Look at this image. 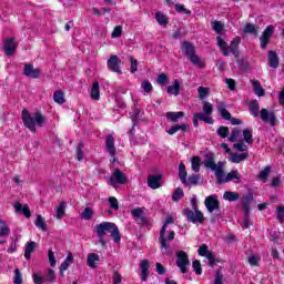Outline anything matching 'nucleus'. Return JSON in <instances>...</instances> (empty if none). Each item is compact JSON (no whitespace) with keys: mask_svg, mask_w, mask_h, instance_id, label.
I'll return each mask as SVG.
<instances>
[{"mask_svg":"<svg viewBox=\"0 0 284 284\" xmlns=\"http://www.w3.org/2000/svg\"><path fill=\"white\" fill-rule=\"evenodd\" d=\"M174 223V216L168 215L165 222L160 231V248L162 254L170 255V243L169 241H174V231H169L165 234L168 225Z\"/></svg>","mask_w":284,"mask_h":284,"instance_id":"f257e3e1","label":"nucleus"},{"mask_svg":"<svg viewBox=\"0 0 284 284\" xmlns=\"http://www.w3.org/2000/svg\"><path fill=\"white\" fill-rule=\"evenodd\" d=\"M22 122L26 125V128H28V130H30L31 132H37V126L39 125V128H43V125L45 124V116H43V114H41V112H36L33 114V116L30 114L29 110H23L22 111Z\"/></svg>","mask_w":284,"mask_h":284,"instance_id":"f03ea898","label":"nucleus"},{"mask_svg":"<svg viewBox=\"0 0 284 284\" xmlns=\"http://www.w3.org/2000/svg\"><path fill=\"white\" fill-rule=\"evenodd\" d=\"M181 50H182V54H184V57H186V59L191 61V63H193L195 68H200V69L205 68V61L196 54V49L194 48V44L192 42L190 41L181 42Z\"/></svg>","mask_w":284,"mask_h":284,"instance_id":"7ed1b4c3","label":"nucleus"},{"mask_svg":"<svg viewBox=\"0 0 284 284\" xmlns=\"http://www.w3.org/2000/svg\"><path fill=\"white\" fill-rule=\"evenodd\" d=\"M217 45L220 50H222L224 57H230V54H233V57H239V45H241V37L234 38L230 45H227V42L221 37H217Z\"/></svg>","mask_w":284,"mask_h":284,"instance_id":"20e7f679","label":"nucleus"},{"mask_svg":"<svg viewBox=\"0 0 284 284\" xmlns=\"http://www.w3.org/2000/svg\"><path fill=\"white\" fill-rule=\"evenodd\" d=\"M217 183H230L231 181H241V173L239 171L233 170L230 173L225 174L223 169L217 171V175L215 178Z\"/></svg>","mask_w":284,"mask_h":284,"instance_id":"39448f33","label":"nucleus"},{"mask_svg":"<svg viewBox=\"0 0 284 284\" xmlns=\"http://www.w3.org/2000/svg\"><path fill=\"white\" fill-rule=\"evenodd\" d=\"M204 168H206V170H211L212 172H215V178L217 176V172L221 170H223L225 168V163L223 162H219L216 164V162L214 161V153H209L205 155L204 159Z\"/></svg>","mask_w":284,"mask_h":284,"instance_id":"423d86ee","label":"nucleus"},{"mask_svg":"<svg viewBox=\"0 0 284 284\" xmlns=\"http://www.w3.org/2000/svg\"><path fill=\"white\" fill-rule=\"evenodd\" d=\"M197 254L207 260L210 267H214V263H216V253L210 251V246L202 244L197 248Z\"/></svg>","mask_w":284,"mask_h":284,"instance_id":"0eeeda50","label":"nucleus"},{"mask_svg":"<svg viewBox=\"0 0 284 284\" xmlns=\"http://www.w3.org/2000/svg\"><path fill=\"white\" fill-rule=\"evenodd\" d=\"M176 265L182 274H187V265H190V257L185 251L176 252Z\"/></svg>","mask_w":284,"mask_h":284,"instance_id":"6e6552de","label":"nucleus"},{"mask_svg":"<svg viewBox=\"0 0 284 284\" xmlns=\"http://www.w3.org/2000/svg\"><path fill=\"white\" fill-rule=\"evenodd\" d=\"M125 183H128V176L121 170L115 169L109 179V185L114 187L115 185H125Z\"/></svg>","mask_w":284,"mask_h":284,"instance_id":"1a4fd4ad","label":"nucleus"},{"mask_svg":"<svg viewBox=\"0 0 284 284\" xmlns=\"http://www.w3.org/2000/svg\"><path fill=\"white\" fill-rule=\"evenodd\" d=\"M105 149L106 152L112 156V163L115 165L119 163V160H116V148L114 146V136L112 134H108L105 138Z\"/></svg>","mask_w":284,"mask_h":284,"instance_id":"9d476101","label":"nucleus"},{"mask_svg":"<svg viewBox=\"0 0 284 284\" xmlns=\"http://www.w3.org/2000/svg\"><path fill=\"white\" fill-rule=\"evenodd\" d=\"M194 211L190 209H184L183 214L186 215L187 221L191 223H203V213L199 211V209H193Z\"/></svg>","mask_w":284,"mask_h":284,"instance_id":"9b49d317","label":"nucleus"},{"mask_svg":"<svg viewBox=\"0 0 284 284\" xmlns=\"http://www.w3.org/2000/svg\"><path fill=\"white\" fill-rule=\"evenodd\" d=\"M204 205L207 212H210L211 214L212 212H215V210H220L221 204L219 202V195L213 194V195L206 196L204 200Z\"/></svg>","mask_w":284,"mask_h":284,"instance_id":"f8f14e48","label":"nucleus"},{"mask_svg":"<svg viewBox=\"0 0 284 284\" xmlns=\"http://www.w3.org/2000/svg\"><path fill=\"white\" fill-rule=\"evenodd\" d=\"M260 116L263 123H268L270 125L274 126L277 123L276 114L274 111H268L267 109H262L260 111Z\"/></svg>","mask_w":284,"mask_h":284,"instance_id":"ddd939ff","label":"nucleus"},{"mask_svg":"<svg viewBox=\"0 0 284 284\" xmlns=\"http://www.w3.org/2000/svg\"><path fill=\"white\" fill-rule=\"evenodd\" d=\"M121 59L116 55H111L110 59L106 61V67L111 72H115V74H123L121 71Z\"/></svg>","mask_w":284,"mask_h":284,"instance_id":"4468645a","label":"nucleus"},{"mask_svg":"<svg viewBox=\"0 0 284 284\" xmlns=\"http://www.w3.org/2000/svg\"><path fill=\"white\" fill-rule=\"evenodd\" d=\"M272 34H274V26L271 24L264 30L260 38L262 50H265L267 48V43H270Z\"/></svg>","mask_w":284,"mask_h":284,"instance_id":"2eb2a0df","label":"nucleus"},{"mask_svg":"<svg viewBox=\"0 0 284 284\" xmlns=\"http://www.w3.org/2000/svg\"><path fill=\"white\" fill-rule=\"evenodd\" d=\"M113 226H114V223L112 222H102L95 225V232L97 234L105 236V233L111 232Z\"/></svg>","mask_w":284,"mask_h":284,"instance_id":"dca6fc26","label":"nucleus"},{"mask_svg":"<svg viewBox=\"0 0 284 284\" xmlns=\"http://www.w3.org/2000/svg\"><path fill=\"white\" fill-rule=\"evenodd\" d=\"M161 181L163 178L161 175H149L148 176V185L151 190H159L161 187Z\"/></svg>","mask_w":284,"mask_h":284,"instance_id":"f3484780","label":"nucleus"},{"mask_svg":"<svg viewBox=\"0 0 284 284\" xmlns=\"http://www.w3.org/2000/svg\"><path fill=\"white\" fill-rule=\"evenodd\" d=\"M140 270H141V278L143 282L148 281V276H150V261L142 260L140 262Z\"/></svg>","mask_w":284,"mask_h":284,"instance_id":"a211bd4d","label":"nucleus"},{"mask_svg":"<svg viewBox=\"0 0 284 284\" xmlns=\"http://www.w3.org/2000/svg\"><path fill=\"white\" fill-rule=\"evenodd\" d=\"M17 50V42L14 39L9 38L4 41V52L8 54V57H12L14 54V51Z\"/></svg>","mask_w":284,"mask_h":284,"instance_id":"6ab92c4d","label":"nucleus"},{"mask_svg":"<svg viewBox=\"0 0 284 284\" xmlns=\"http://www.w3.org/2000/svg\"><path fill=\"white\" fill-rule=\"evenodd\" d=\"M181 80L175 79L173 84L169 85L166 89L168 94H173V97H179V92H181Z\"/></svg>","mask_w":284,"mask_h":284,"instance_id":"aec40b11","label":"nucleus"},{"mask_svg":"<svg viewBox=\"0 0 284 284\" xmlns=\"http://www.w3.org/2000/svg\"><path fill=\"white\" fill-rule=\"evenodd\" d=\"M13 207L16 210V212H19L20 214H23V216H26V219H30L32 216V214L30 213V206L28 205H22L19 202L13 203Z\"/></svg>","mask_w":284,"mask_h":284,"instance_id":"412c9836","label":"nucleus"},{"mask_svg":"<svg viewBox=\"0 0 284 284\" xmlns=\"http://www.w3.org/2000/svg\"><path fill=\"white\" fill-rule=\"evenodd\" d=\"M199 121H203L204 123H207L209 125H212V123H214L213 119H207L202 113H194L193 114V125H194V128H199Z\"/></svg>","mask_w":284,"mask_h":284,"instance_id":"4be33fe9","label":"nucleus"},{"mask_svg":"<svg viewBox=\"0 0 284 284\" xmlns=\"http://www.w3.org/2000/svg\"><path fill=\"white\" fill-rule=\"evenodd\" d=\"M24 74L26 77H31L32 79H39V74H41V71L39 69H34L31 64L24 65Z\"/></svg>","mask_w":284,"mask_h":284,"instance_id":"5701e85b","label":"nucleus"},{"mask_svg":"<svg viewBox=\"0 0 284 284\" xmlns=\"http://www.w3.org/2000/svg\"><path fill=\"white\" fill-rule=\"evenodd\" d=\"M202 163H203V160L201 159V156H197V155L192 156L191 158V170H192V172H195V174L201 172Z\"/></svg>","mask_w":284,"mask_h":284,"instance_id":"b1692460","label":"nucleus"},{"mask_svg":"<svg viewBox=\"0 0 284 284\" xmlns=\"http://www.w3.org/2000/svg\"><path fill=\"white\" fill-rule=\"evenodd\" d=\"M73 262H74V256L72 255V253H68L65 260L60 265L61 276H63V272H65L68 270V267H70V265H72Z\"/></svg>","mask_w":284,"mask_h":284,"instance_id":"393cba45","label":"nucleus"},{"mask_svg":"<svg viewBox=\"0 0 284 284\" xmlns=\"http://www.w3.org/2000/svg\"><path fill=\"white\" fill-rule=\"evenodd\" d=\"M187 130H190V125L186 123L183 124H176L171 126L166 132L168 134L172 135V134H176V132L181 131V132H187Z\"/></svg>","mask_w":284,"mask_h":284,"instance_id":"a878e982","label":"nucleus"},{"mask_svg":"<svg viewBox=\"0 0 284 284\" xmlns=\"http://www.w3.org/2000/svg\"><path fill=\"white\" fill-rule=\"evenodd\" d=\"M65 207H68V204L65 202H61L55 209V214L53 215L54 219L61 221L63 216H65Z\"/></svg>","mask_w":284,"mask_h":284,"instance_id":"bb28decb","label":"nucleus"},{"mask_svg":"<svg viewBox=\"0 0 284 284\" xmlns=\"http://www.w3.org/2000/svg\"><path fill=\"white\" fill-rule=\"evenodd\" d=\"M90 97L93 101H99L101 99V90L97 81L92 84Z\"/></svg>","mask_w":284,"mask_h":284,"instance_id":"cd10ccee","label":"nucleus"},{"mask_svg":"<svg viewBox=\"0 0 284 284\" xmlns=\"http://www.w3.org/2000/svg\"><path fill=\"white\" fill-rule=\"evenodd\" d=\"M179 179L183 185H187V170H185L183 162H181L179 166Z\"/></svg>","mask_w":284,"mask_h":284,"instance_id":"c85d7f7f","label":"nucleus"},{"mask_svg":"<svg viewBox=\"0 0 284 284\" xmlns=\"http://www.w3.org/2000/svg\"><path fill=\"white\" fill-rule=\"evenodd\" d=\"M248 154L247 153H231L229 161L231 163H242V161H245L247 159Z\"/></svg>","mask_w":284,"mask_h":284,"instance_id":"c756f323","label":"nucleus"},{"mask_svg":"<svg viewBox=\"0 0 284 284\" xmlns=\"http://www.w3.org/2000/svg\"><path fill=\"white\" fill-rule=\"evenodd\" d=\"M253 199H254V196L252 195V193H248L242 197V205H243L244 214H247L250 212V205H251Z\"/></svg>","mask_w":284,"mask_h":284,"instance_id":"7c9ffc66","label":"nucleus"},{"mask_svg":"<svg viewBox=\"0 0 284 284\" xmlns=\"http://www.w3.org/2000/svg\"><path fill=\"white\" fill-rule=\"evenodd\" d=\"M251 83L256 97H265V89L261 87V82L258 80H252Z\"/></svg>","mask_w":284,"mask_h":284,"instance_id":"2f4dec72","label":"nucleus"},{"mask_svg":"<svg viewBox=\"0 0 284 284\" xmlns=\"http://www.w3.org/2000/svg\"><path fill=\"white\" fill-rule=\"evenodd\" d=\"M7 236H10V225L3 219H0V239H6Z\"/></svg>","mask_w":284,"mask_h":284,"instance_id":"473e14b6","label":"nucleus"},{"mask_svg":"<svg viewBox=\"0 0 284 284\" xmlns=\"http://www.w3.org/2000/svg\"><path fill=\"white\" fill-rule=\"evenodd\" d=\"M248 110L250 113L252 114V116H258V112L261 110V104H258V101L253 100L251 102H248Z\"/></svg>","mask_w":284,"mask_h":284,"instance_id":"72a5a7b5","label":"nucleus"},{"mask_svg":"<svg viewBox=\"0 0 284 284\" xmlns=\"http://www.w3.org/2000/svg\"><path fill=\"white\" fill-rule=\"evenodd\" d=\"M268 65L270 68H278V54L276 51H268Z\"/></svg>","mask_w":284,"mask_h":284,"instance_id":"f704fd0d","label":"nucleus"},{"mask_svg":"<svg viewBox=\"0 0 284 284\" xmlns=\"http://www.w3.org/2000/svg\"><path fill=\"white\" fill-rule=\"evenodd\" d=\"M185 116V113L183 111L179 112H166V119L168 121H172V123H176L179 119H183Z\"/></svg>","mask_w":284,"mask_h":284,"instance_id":"c9c22d12","label":"nucleus"},{"mask_svg":"<svg viewBox=\"0 0 284 284\" xmlns=\"http://www.w3.org/2000/svg\"><path fill=\"white\" fill-rule=\"evenodd\" d=\"M98 263H99V254L89 253L87 258V265H89L92 270H94Z\"/></svg>","mask_w":284,"mask_h":284,"instance_id":"e433bc0d","label":"nucleus"},{"mask_svg":"<svg viewBox=\"0 0 284 284\" xmlns=\"http://www.w3.org/2000/svg\"><path fill=\"white\" fill-rule=\"evenodd\" d=\"M223 199L224 201H229L230 203H232L234 201H239V199H241V194H239L237 192L225 191L223 194Z\"/></svg>","mask_w":284,"mask_h":284,"instance_id":"4c0bfd02","label":"nucleus"},{"mask_svg":"<svg viewBox=\"0 0 284 284\" xmlns=\"http://www.w3.org/2000/svg\"><path fill=\"white\" fill-rule=\"evenodd\" d=\"M111 239H113L114 243L121 244V232H119V226L113 224V227L110 231Z\"/></svg>","mask_w":284,"mask_h":284,"instance_id":"58836bf2","label":"nucleus"},{"mask_svg":"<svg viewBox=\"0 0 284 284\" xmlns=\"http://www.w3.org/2000/svg\"><path fill=\"white\" fill-rule=\"evenodd\" d=\"M53 101L59 105H63L65 103V93L61 90H58L53 93Z\"/></svg>","mask_w":284,"mask_h":284,"instance_id":"ea45409f","label":"nucleus"},{"mask_svg":"<svg viewBox=\"0 0 284 284\" xmlns=\"http://www.w3.org/2000/svg\"><path fill=\"white\" fill-rule=\"evenodd\" d=\"M212 112H214V106H212V103L204 102L203 113L200 114H203L206 119H212Z\"/></svg>","mask_w":284,"mask_h":284,"instance_id":"a19ab883","label":"nucleus"},{"mask_svg":"<svg viewBox=\"0 0 284 284\" xmlns=\"http://www.w3.org/2000/svg\"><path fill=\"white\" fill-rule=\"evenodd\" d=\"M34 225L36 227H38V230H42V232H45V230H48V224H45V220L41 215L37 216Z\"/></svg>","mask_w":284,"mask_h":284,"instance_id":"79ce46f5","label":"nucleus"},{"mask_svg":"<svg viewBox=\"0 0 284 284\" xmlns=\"http://www.w3.org/2000/svg\"><path fill=\"white\" fill-rule=\"evenodd\" d=\"M37 247V243L30 242L27 244L26 251H24V258L27 261H30V257L32 256V252H34V248Z\"/></svg>","mask_w":284,"mask_h":284,"instance_id":"37998d69","label":"nucleus"},{"mask_svg":"<svg viewBox=\"0 0 284 284\" xmlns=\"http://www.w3.org/2000/svg\"><path fill=\"white\" fill-rule=\"evenodd\" d=\"M217 112L225 121H230L232 119V114L225 110V104H220L217 106Z\"/></svg>","mask_w":284,"mask_h":284,"instance_id":"c03bdc74","label":"nucleus"},{"mask_svg":"<svg viewBox=\"0 0 284 284\" xmlns=\"http://www.w3.org/2000/svg\"><path fill=\"white\" fill-rule=\"evenodd\" d=\"M155 21H158V23L163 27L168 26L169 23L168 17L161 12L155 13Z\"/></svg>","mask_w":284,"mask_h":284,"instance_id":"a18cd8bd","label":"nucleus"},{"mask_svg":"<svg viewBox=\"0 0 284 284\" xmlns=\"http://www.w3.org/2000/svg\"><path fill=\"white\" fill-rule=\"evenodd\" d=\"M92 216H94V210L91 207H85L84 211L81 213V219L84 221H91Z\"/></svg>","mask_w":284,"mask_h":284,"instance_id":"49530a36","label":"nucleus"},{"mask_svg":"<svg viewBox=\"0 0 284 284\" xmlns=\"http://www.w3.org/2000/svg\"><path fill=\"white\" fill-rule=\"evenodd\" d=\"M199 99L203 101V99H207L210 97V88L200 87L197 88Z\"/></svg>","mask_w":284,"mask_h":284,"instance_id":"de8ad7c7","label":"nucleus"},{"mask_svg":"<svg viewBox=\"0 0 284 284\" xmlns=\"http://www.w3.org/2000/svg\"><path fill=\"white\" fill-rule=\"evenodd\" d=\"M244 34H258V31L256 29V26L252 24V23H246V26L244 27L243 30Z\"/></svg>","mask_w":284,"mask_h":284,"instance_id":"09e8293b","label":"nucleus"},{"mask_svg":"<svg viewBox=\"0 0 284 284\" xmlns=\"http://www.w3.org/2000/svg\"><path fill=\"white\" fill-rule=\"evenodd\" d=\"M141 89L143 90L144 94H150V92L154 90L150 80L142 81Z\"/></svg>","mask_w":284,"mask_h":284,"instance_id":"8fccbe9b","label":"nucleus"},{"mask_svg":"<svg viewBox=\"0 0 284 284\" xmlns=\"http://www.w3.org/2000/svg\"><path fill=\"white\" fill-rule=\"evenodd\" d=\"M243 136L245 143H247L248 145H252L254 143V139H252V129H245L243 131Z\"/></svg>","mask_w":284,"mask_h":284,"instance_id":"3c124183","label":"nucleus"},{"mask_svg":"<svg viewBox=\"0 0 284 284\" xmlns=\"http://www.w3.org/2000/svg\"><path fill=\"white\" fill-rule=\"evenodd\" d=\"M156 83L159 85H166V83H170V78L165 73H160L158 75Z\"/></svg>","mask_w":284,"mask_h":284,"instance_id":"603ef678","label":"nucleus"},{"mask_svg":"<svg viewBox=\"0 0 284 284\" xmlns=\"http://www.w3.org/2000/svg\"><path fill=\"white\" fill-rule=\"evenodd\" d=\"M199 181H201V175L199 174H192L189 176L186 180L187 184L186 185H199Z\"/></svg>","mask_w":284,"mask_h":284,"instance_id":"864d4df0","label":"nucleus"},{"mask_svg":"<svg viewBox=\"0 0 284 284\" xmlns=\"http://www.w3.org/2000/svg\"><path fill=\"white\" fill-rule=\"evenodd\" d=\"M247 263L251 264L253 267H258V263H261V256L251 255L247 258Z\"/></svg>","mask_w":284,"mask_h":284,"instance_id":"5fc2aeb1","label":"nucleus"},{"mask_svg":"<svg viewBox=\"0 0 284 284\" xmlns=\"http://www.w3.org/2000/svg\"><path fill=\"white\" fill-rule=\"evenodd\" d=\"M272 168L270 166H265L264 170H262L258 174V179L260 181H267V178L270 176V172H271Z\"/></svg>","mask_w":284,"mask_h":284,"instance_id":"6e6d98bb","label":"nucleus"},{"mask_svg":"<svg viewBox=\"0 0 284 284\" xmlns=\"http://www.w3.org/2000/svg\"><path fill=\"white\" fill-rule=\"evenodd\" d=\"M32 281L34 284H43L47 283L45 277L39 273H33L32 274Z\"/></svg>","mask_w":284,"mask_h":284,"instance_id":"4d7b16f0","label":"nucleus"},{"mask_svg":"<svg viewBox=\"0 0 284 284\" xmlns=\"http://www.w3.org/2000/svg\"><path fill=\"white\" fill-rule=\"evenodd\" d=\"M217 134L222 139H227V136H230V129H227V126H220L217 129Z\"/></svg>","mask_w":284,"mask_h":284,"instance_id":"13d9d810","label":"nucleus"},{"mask_svg":"<svg viewBox=\"0 0 284 284\" xmlns=\"http://www.w3.org/2000/svg\"><path fill=\"white\" fill-rule=\"evenodd\" d=\"M275 215H276L277 221L280 223H283V219H284V206L283 205H280L276 207Z\"/></svg>","mask_w":284,"mask_h":284,"instance_id":"bf43d9fd","label":"nucleus"},{"mask_svg":"<svg viewBox=\"0 0 284 284\" xmlns=\"http://www.w3.org/2000/svg\"><path fill=\"white\" fill-rule=\"evenodd\" d=\"M239 139H241V131L239 129H234L231 133V136L229 138V141H231V143H234L239 141Z\"/></svg>","mask_w":284,"mask_h":284,"instance_id":"052dcab7","label":"nucleus"},{"mask_svg":"<svg viewBox=\"0 0 284 284\" xmlns=\"http://www.w3.org/2000/svg\"><path fill=\"white\" fill-rule=\"evenodd\" d=\"M233 148L237 150V152H247V145H245V142L243 141L234 143Z\"/></svg>","mask_w":284,"mask_h":284,"instance_id":"680f3d73","label":"nucleus"},{"mask_svg":"<svg viewBox=\"0 0 284 284\" xmlns=\"http://www.w3.org/2000/svg\"><path fill=\"white\" fill-rule=\"evenodd\" d=\"M175 11L179 12L180 14H187L190 17V14H192V11H190L189 9H185L184 4H175Z\"/></svg>","mask_w":284,"mask_h":284,"instance_id":"e2e57ef3","label":"nucleus"},{"mask_svg":"<svg viewBox=\"0 0 284 284\" xmlns=\"http://www.w3.org/2000/svg\"><path fill=\"white\" fill-rule=\"evenodd\" d=\"M193 267V272H195V274L201 275L203 274V268L201 267V261L195 260L192 264Z\"/></svg>","mask_w":284,"mask_h":284,"instance_id":"0e129e2a","label":"nucleus"},{"mask_svg":"<svg viewBox=\"0 0 284 284\" xmlns=\"http://www.w3.org/2000/svg\"><path fill=\"white\" fill-rule=\"evenodd\" d=\"M181 199H183V189L178 187L175 189L172 195V200L176 202V201H181Z\"/></svg>","mask_w":284,"mask_h":284,"instance_id":"69168bd1","label":"nucleus"},{"mask_svg":"<svg viewBox=\"0 0 284 284\" xmlns=\"http://www.w3.org/2000/svg\"><path fill=\"white\" fill-rule=\"evenodd\" d=\"M109 205H110L111 210H114L116 212V210H119V200H116V197H114V196H110Z\"/></svg>","mask_w":284,"mask_h":284,"instance_id":"338daca9","label":"nucleus"},{"mask_svg":"<svg viewBox=\"0 0 284 284\" xmlns=\"http://www.w3.org/2000/svg\"><path fill=\"white\" fill-rule=\"evenodd\" d=\"M21 283H23V278L21 277V271H19V268H16L13 284H21Z\"/></svg>","mask_w":284,"mask_h":284,"instance_id":"774afa93","label":"nucleus"}]
</instances>
